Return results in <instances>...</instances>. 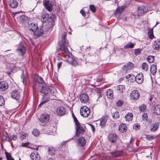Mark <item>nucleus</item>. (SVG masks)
<instances>
[{"mask_svg": "<svg viewBox=\"0 0 160 160\" xmlns=\"http://www.w3.org/2000/svg\"><path fill=\"white\" fill-rule=\"evenodd\" d=\"M148 35L149 38L152 39L153 38L154 35L152 30H150L148 32Z\"/></svg>", "mask_w": 160, "mask_h": 160, "instance_id": "40", "label": "nucleus"}, {"mask_svg": "<svg viewBox=\"0 0 160 160\" xmlns=\"http://www.w3.org/2000/svg\"><path fill=\"white\" fill-rule=\"evenodd\" d=\"M135 44L129 42L127 43L126 46L124 47L125 49H127L129 48H134Z\"/></svg>", "mask_w": 160, "mask_h": 160, "instance_id": "33", "label": "nucleus"}, {"mask_svg": "<svg viewBox=\"0 0 160 160\" xmlns=\"http://www.w3.org/2000/svg\"><path fill=\"white\" fill-rule=\"evenodd\" d=\"M29 143L28 142H26L25 143H23L22 144V147H27L29 145Z\"/></svg>", "mask_w": 160, "mask_h": 160, "instance_id": "61", "label": "nucleus"}, {"mask_svg": "<svg viewBox=\"0 0 160 160\" xmlns=\"http://www.w3.org/2000/svg\"><path fill=\"white\" fill-rule=\"evenodd\" d=\"M95 95L97 98V100H98V99H99L101 96V92H96Z\"/></svg>", "mask_w": 160, "mask_h": 160, "instance_id": "53", "label": "nucleus"}, {"mask_svg": "<svg viewBox=\"0 0 160 160\" xmlns=\"http://www.w3.org/2000/svg\"><path fill=\"white\" fill-rule=\"evenodd\" d=\"M154 112L158 115H160V105H157L153 109Z\"/></svg>", "mask_w": 160, "mask_h": 160, "instance_id": "29", "label": "nucleus"}, {"mask_svg": "<svg viewBox=\"0 0 160 160\" xmlns=\"http://www.w3.org/2000/svg\"><path fill=\"white\" fill-rule=\"evenodd\" d=\"M133 64L131 62H128L126 65H124L122 68L123 70L126 72H128V70L133 67Z\"/></svg>", "mask_w": 160, "mask_h": 160, "instance_id": "20", "label": "nucleus"}, {"mask_svg": "<svg viewBox=\"0 0 160 160\" xmlns=\"http://www.w3.org/2000/svg\"><path fill=\"white\" fill-rule=\"evenodd\" d=\"M148 118V115L147 113H144L142 115V119L143 120H147Z\"/></svg>", "mask_w": 160, "mask_h": 160, "instance_id": "54", "label": "nucleus"}, {"mask_svg": "<svg viewBox=\"0 0 160 160\" xmlns=\"http://www.w3.org/2000/svg\"><path fill=\"white\" fill-rule=\"evenodd\" d=\"M76 128V134L77 136H79L80 133H83L85 131V126L84 124H80L78 121H74Z\"/></svg>", "mask_w": 160, "mask_h": 160, "instance_id": "3", "label": "nucleus"}, {"mask_svg": "<svg viewBox=\"0 0 160 160\" xmlns=\"http://www.w3.org/2000/svg\"><path fill=\"white\" fill-rule=\"evenodd\" d=\"M142 50L140 48H138L135 49L134 53L136 55H139L141 52Z\"/></svg>", "mask_w": 160, "mask_h": 160, "instance_id": "46", "label": "nucleus"}, {"mask_svg": "<svg viewBox=\"0 0 160 160\" xmlns=\"http://www.w3.org/2000/svg\"><path fill=\"white\" fill-rule=\"evenodd\" d=\"M107 96L108 98L112 99L113 97V91L110 89H108L106 92Z\"/></svg>", "mask_w": 160, "mask_h": 160, "instance_id": "30", "label": "nucleus"}, {"mask_svg": "<svg viewBox=\"0 0 160 160\" xmlns=\"http://www.w3.org/2000/svg\"><path fill=\"white\" fill-rule=\"evenodd\" d=\"M112 155L114 157H118L122 155V152L120 151H116L112 152Z\"/></svg>", "mask_w": 160, "mask_h": 160, "instance_id": "35", "label": "nucleus"}, {"mask_svg": "<svg viewBox=\"0 0 160 160\" xmlns=\"http://www.w3.org/2000/svg\"><path fill=\"white\" fill-rule=\"evenodd\" d=\"M119 117V113L118 112H116L113 113V117L114 119H116L118 118Z\"/></svg>", "mask_w": 160, "mask_h": 160, "instance_id": "43", "label": "nucleus"}, {"mask_svg": "<svg viewBox=\"0 0 160 160\" xmlns=\"http://www.w3.org/2000/svg\"><path fill=\"white\" fill-rule=\"evenodd\" d=\"M154 58L152 56H149L147 58L148 61L149 63H152L154 61Z\"/></svg>", "mask_w": 160, "mask_h": 160, "instance_id": "39", "label": "nucleus"}, {"mask_svg": "<svg viewBox=\"0 0 160 160\" xmlns=\"http://www.w3.org/2000/svg\"><path fill=\"white\" fill-rule=\"evenodd\" d=\"M72 116L73 117L74 120H78L73 113H72Z\"/></svg>", "mask_w": 160, "mask_h": 160, "instance_id": "64", "label": "nucleus"}, {"mask_svg": "<svg viewBox=\"0 0 160 160\" xmlns=\"http://www.w3.org/2000/svg\"><path fill=\"white\" fill-rule=\"evenodd\" d=\"M140 125L138 124H135L133 126V128L136 130H138L140 129Z\"/></svg>", "mask_w": 160, "mask_h": 160, "instance_id": "52", "label": "nucleus"}, {"mask_svg": "<svg viewBox=\"0 0 160 160\" xmlns=\"http://www.w3.org/2000/svg\"><path fill=\"white\" fill-rule=\"evenodd\" d=\"M139 108L141 111L144 112L145 110L146 106L144 105H142L139 107Z\"/></svg>", "mask_w": 160, "mask_h": 160, "instance_id": "47", "label": "nucleus"}, {"mask_svg": "<svg viewBox=\"0 0 160 160\" xmlns=\"http://www.w3.org/2000/svg\"><path fill=\"white\" fill-rule=\"evenodd\" d=\"M29 30L33 32L34 35L38 37L42 35L43 30L42 27L38 28L37 23H31L28 25Z\"/></svg>", "mask_w": 160, "mask_h": 160, "instance_id": "2", "label": "nucleus"}, {"mask_svg": "<svg viewBox=\"0 0 160 160\" xmlns=\"http://www.w3.org/2000/svg\"><path fill=\"white\" fill-rule=\"evenodd\" d=\"M90 9L93 12H94L96 11V8L95 6L92 5H91L90 6Z\"/></svg>", "mask_w": 160, "mask_h": 160, "instance_id": "51", "label": "nucleus"}, {"mask_svg": "<svg viewBox=\"0 0 160 160\" xmlns=\"http://www.w3.org/2000/svg\"><path fill=\"white\" fill-rule=\"evenodd\" d=\"M18 69L16 67H14L12 69V72H15L16 71H17L18 70Z\"/></svg>", "mask_w": 160, "mask_h": 160, "instance_id": "58", "label": "nucleus"}, {"mask_svg": "<svg viewBox=\"0 0 160 160\" xmlns=\"http://www.w3.org/2000/svg\"><path fill=\"white\" fill-rule=\"evenodd\" d=\"M136 82L139 84H141L143 81V74L142 73L138 74L135 78Z\"/></svg>", "mask_w": 160, "mask_h": 160, "instance_id": "15", "label": "nucleus"}, {"mask_svg": "<svg viewBox=\"0 0 160 160\" xmlns=\"http://www.w3.org/2000/svg\"><path fill=\"white\" fill-rule=\"evenodd\" d=\"M125 9V7L121 6L118 7L117 8L116 11L115 12V14H118L119 13H121Z\"/></svg>", "mask_w": 160, "mask_h": 160, "instance_id": "28", "label": "nucleus"}, {"mask_svg": "<svg viewBox=\"0 0 160 160\" xmlns=\"http://www.w3.org/2000/svg\"><path fill=\"white\" fill-rule=\"evenodd\" d=\"M152 47L154 49L156 50L160 48V40H157L154 42L152 44Z\"/></svg>", "mask_w": 160, "mask_h": 160, "instance_id": "25", "label": "nucleus"}, {"mask_svg": "<svg viewBox=\"0 0 160 160\" xmlns=\"http://www.w3.org/2000/svg\"><path fill=\"white\" fill-rule=\"evenodd\" d=\"M56 112L58 115L62 116L66 114V110L64 107H61L57 108Z\"/></svg>", "mask_w": 160, "mask_h": 160, "instance_id": "11", "label": "nucleus"}, {"mask_svg": "<svg viewBox=\"0 0 160 160\" xmlns=\"http://www.w3.org/2000/svg\"><path fill=\"white\" fill-rule=\"evenodd\" d=\"M2 138L3 140H6L7 138V136L4 135H3L2 136Z\"/></svg>", "mask_w": 160, "mask_h": 160, "instance_id": "62", "label": "nucleus"}, {"mask_svg": "<svg viewBox=\"0 0 160 160\" xmlns=\"http://www.w3.org/2000/svg\"><path fill=\"white\" fill-rule=\"evenodd\" d=\"M47 150L48 154L51 155L54 154L57 152L55 148L51 146L48 147Z\"/></svg>", "mask_w": 160, "mask_h": 160, "instance_id": "21", "label": "nucleus"}, {"mask_svg": "<svg viewBox=\"0 0 160 160\" xmlns=\"http://www.w3.org/2000/svg\"><path fill=\"white\" fill-rule=\"evenodd\" d=\"M49 127H48V128L49 129L50 131H51L53 132L52 130H54V129H55V127H54V124L53 123L49 124Z\"/></svg>", "mask_w": 160, "mask_h": 160, "instance_id": "44", "label": "nucleus"}, {"mask_svg": "<svg viewBox=\"0 0 160 160\" xmlns=\"http://www.w3.org/2000/svg\"><path fill=\"white\" fill-rule=\"evenodd\" d=\"M108 139L109 141L111 143H115L117 139V136L116 134L114 133H111L108 136Z\"/></svg>", "mask_w": 160, "mask_h": 160, "instance_id": "17", "label": "nucleus"}, {"mask_svg": "<svg viewBox=\"0 0 160 160\" xmlns=\"http://www.w3.org/2000/svg\"><path fill=\"white\" fill-rule=\"evenodd\" d=\"M48 91L49 90V92H48V95L50 96L51 94L53 96H55L56 93V90L54 88L51 86H49L48 87Z\"/></svg>", "mask_w": 160, "mask_h": 160, "instance_id": "22", "label": "nucleus"}, {"mask_svg": "<svg viewBox=\"0 0 160 160\" xmlns=\"http://www.w3.org/2000/svg\"><path fill=\"white\" fill-rule=\"evenodd\" d=\"M71 64L72 66H76L78 64V62L77 60L74 59H72L71 62Z\"/></svg>", "mask_w": 160, "mask_h": 160, "instance_id": "48", "label": "nucleus"}, {"mask_svg": "<svg viewBox=\"0 0 160 160\" xmlns=\"http://www.w3.org/2000/svg\"><path fill=\"white\" fill-rule=\"evenodd\" d=\"M40 121L39 123L42 126H45L47 124H48V122L47 121Z\"/></svg>", "mask_w": 160, "mask_h": 160, "instance_id": "49", "label": "nucleus"}, {"mask_svg": "<svg viewBox=\"0 0 160 160\" xmlns=\"http://www.w3.org/2000/svg\"><path fill=\"white\" fill-rule=\"evenodd\" d=\"M50 116L48 114H43L40 117V120H49Z\"/></svg>", "mask_w": 160, "mask_h": 160, "instance_id": "32", "label": "nucleus"}, {"mask_svg": "<svg viewBox=\"0 0 160 160\" xmlns=\"http://www.w3.org/2000/svg\"><path fill=\"white\" fill-rule=\"evenodd\" d=\"M17 136L16 135H13L11 136L10 137V139L11 140H16L17 139Z\"/></svg>", "mask_w": 160, "mask_h": 160, "instance_id": "50", "label": "nucleus"}, {"mask_svg": "<svg viewBox=\"0 0 160 160\" xmlns=\"http://www.w3.org/2000/svg\"><path fill=\"white\" fill-rule=\"evenodd\" d=\"M107 121H100V126L102 127L104 126L105 125Z\"/></svg>", "mask_w": 160, "mask_h": 160, "instance_id": "56", "label": "nucleus"}, {"mask_svg": "<svg viewBox=\"0 0 160 160\" xmlns=\"http://www.w3.org/2000/svg\"><path fill=\"white\" fill-rule=\"evenodd\" d=\"M11 97L12 98L17 100L20 97V92L17 90H14L11 93Z\"/></svg>", "mask_w": 160, "mask_h": 160, "instance_id": "9", "label": "nucleus"}, {"mask_svg": "<svg viewBox=\"0 0 160 160\" xmlns=\"http://www.w3.org/2000/svg\"><path fill=\"white\" fill-rule=\"evenodd\" d=\"M142 69L145 71H146L148 69V66L146 62H143L142 65Z\"/></svg>", "mask_w": 160, "mask_h": 160, "instance_id": "36", "label": "nucleus"}, {"mask_svg": "<svg viewBox=\"0 0 160 160\" xmlns=\"http://www.w3.org/2000/svg\"><path fill=\"white\" fill-rule=\"evenodd\" d=\"M5 103V100L3 97L0 96V106H2Z\"/></svg>", "mask_w": 160, "mask_h": 160, "instance_id": "42", "label": "nucleus"}, {"mask_svg": "<svg viewBox=\"0 0 160 160\" xmlns=\"http://www.w3.org/2000/svg\"><path fill=\"white\" fill-rule=\"evenodd\" d=\"M62 62H60L58 63L57 66L58 67V69H59L60 68V67L61 66Z\"/></svg>", "mask_w": 160, "mask_h": 160, "instance_id": "63", "label": "nucleus"}, {"mask_svg": "<svg viewBox=\"0 0 160 160\" xmlns=\"http://www.w3.org/2000/svg\"><path fill=\"white\" fill-rule=\"evenodd\" d=\"M86 142L85 139L83 137H81L77 139V144L79 146L83 147L85 145Z\"/></svg>", "mask_w": 160, "mask_h": 160, "instance_id": "18", "label": "nucleus"}, {"mask_svg": "<svg viewBox=\"0 0 160 160\" xmlns=\"http://www.w3.org/2000/svg\"><path fill=\"white\" fill-rule=\"evenodd\" d=\"M47 86H39L38 88V89L39 92L44 94H47L48 93V91Z\"/></svg>", "mask_w": 160, "mask_h": 160, "instance_id": "12", "label": "nucleus"}, {"mask_svg": "<svg viewBox=\"0 0 160 160\" xmlns=\"http://www.w3.org/2000/svg\"><path fill=\"white\" fill-rule=\"evenodd\" d=\"M8 88V84L5 81L0 82V90L4 91Z\"/></svg>", "mask_w": 160, "mask_h": 160, "instance_id": "16", "label": "nucleus"}, {"mask_svg": "<svg viewBox=\"0 0 160 160\" xmlns=\"http://www.w3.org/2000/svg\"><path fill=\"white\" fill-rule=\"evenodd\" d=\"M123 104V102L122 100L118 101L117 103V106L118 107L122 105Z\"/></svg>", "mask_w": 160, "mask_h": 160, "instance_id": "55", "label": "nucleus"}, {"mask_svg": "<svg viewBox=\"0 0 160 160\" xmlns=\"http://www.w3.org/2000/svg\"><path fill=\"white\" fill-rule=\"evenodd\" d=\"M32 134L35 136H38L40 133L39 131L36 129H34L32 132Z\"/></svg>", "mask_w": 160, "mask_h": 160, "instance_id": "38", "label": "nucleus"}, {"mask_svg": "<svg viewBox=\"0 0 160 160\" xmlns=\"http://www.w3.org/2000/svg\"><path fill=\"white\" fill-rule=\"evenodd\" d=\"M146 138L148 140H151L153 139H154V136H152L151 135H147L146 136Z\"/></svg>", "mask_w": 160, "mask_h": 160, "instance_id": "57", "label": "nucleus"}, {"mask_svg": "<svg viewBox=\"0 0 160 160\" xmlns=\"http://www.w3.org/2000/svg\"><path fill=\"white\" fill-rule=\"evenodd\" d=\"M30 157L32 160H40V156L39 154L38 153L36 154L35 153H32L30 154Z\"/></svg>", "mask_w": 160, "mask_h": 160, "instance_id": "24", "label": "nucleus"}, {"mask_svg": "<svg viewBox=\"0 0 160 160\" xmlns=\"http://www.w3.org/2000/svg\"><path fill=\"white\" fill-rule=\"evenodd\" d=\"M133 115L131 113H128L125 116L126 120H132L133 118Z\"/></svg>", "mask_w": 160, "mask_h": 160, "instance_id": "34", "label": "nucleus"}, {"mask_svg": "<svg viewBox=\"0 0 160 160\" xmlns=\"http://www.w3.org/2000/svg\"><path fill=\"white\" fill-rule=\"evenodd\" d=\"M43 4L46 8L49 11H51L52 10V8L53 5L52 4L51 2L49 1H46L43 2Z\"/></svg>", "mask_w": 160, "mask_h": 160, "instance_id": "14", "label": "nucleus"}, {"mask_svg": "<svg viewBox=\"0 0 160 160\" xmlns=\"http://www.w3.org/2000/svg\"><path fill=\"white\" fill-rule=\"evenodd\" d=\"M127 127L125 124H121L119 127V130L121 132H124L126 131L127 130Z\"/></svg>", "mask_w": 160, "mask_h": 160, "instance_id": "27", "label": "nucleus"}, {"mask_svg": "<svg viewBox=\"0 0 160 160\" xmlns=\"http://www.w3.org/2000/svg\"><path fill=\"white\" fill-rule=\"evenodd\" d=\"M5 154L6 156L7 160H9L12 157L11 155L8 152H5Z\"/></svg>", "mask_w": 160, "mask_h": 160, "instance_id": "45", "label": "nucleus"}, {"mask_svg": "<svg viewBox=\"0 0 160 160\" xmlns=\"http://www.w3.org/2000/svg\"><path fill=\"white\" fill-rule=\"evenodd\" d=\"M16 51L19 55L23 56L25 53L26 49L24 45L20 42L18 46Z\"/></svg>", "mask_w": 160, "mask_h": 160, "instance_id": "4", "label": "nucleus"}, {"mask_svg": "<svg viewBox=\"0 0 160 160\" xmlns=\"http://www.w3.org/2000/svg\"><path fill=\"white\" fill-rule=\"evenodd\" d=\"M81 102L83 103H85L88 100V97L86 93H83L80 95L79 97Z\"/></svg>", "mask_w": 160, "mask_h": 160, "instance_id": "10", "label": "nucleus"}, {"mask_svg": "<svg viewBox=\"0 0 160 160\" xmlns=\"http://www.w3.org/2000/svg\"><path fill=\"white\" fill-rule=\"evenodd\" d=\"M150 72L153 75H155L157 72L156 66L154 65H152L151 66L150 69Z\"/></svg>", "mask_w": 160, "mask_h": 160, "instance_id": "31", "label": "nucleus"}, {"mask_svg": "<svg viewBox=\"0 0 160 160\" xmlns=\"http://www.w3.org/2000/svg\"><path fill=\"white\" fill-rule=\"evenodd\" d=\"M36 80L39 83H42L44 82L43 79L40 76H37Z\"/></svg>", "mask_w": 160, "mask_h": 160, "instance_id": "41", "label": "nucleus"}, {"mask_svg": "<svg viewBox=\"0 0 160 160\" xmlns=\"http://www.w3.org/2000/svg\"><path fill=\"white\" fill-rule=\"evenodd\" d=\"M90 109L86 106L82 107L80 109L81 115L83 117L86 118L88 117L90 113Z\"/></svg>", "mask_w": 160, "mask_h": 160, "instance_id": "5", "label": "nucleus"}, {"mask_svg": "<svg viewBox=\"0 0 160 160\" xmlns=\"http://www.w3.org/2000/svg\"><path fill=\"white\" fill-rule=\"evenodd\" d=\"M148 10V8L145 6H142L138 8L137 13L138 16L142 15L146 12Z\"/></svg>", "mask_w": 160, "mask_h": 160, "instance_id": "8", "label": "nucleus"}, {"mask_svg": "<svg viewBox=\"0 0 160 160\" xmlns=\"http://www.w3.org/2000/svg\"><path fill=\"white\" fill-rule=\"evenodd\" d=\"M50 96H49L48 95L44 94L41 100V103L39 104L38 107L41 106L43 104L48 102L50 99Z\"/></svg>", "mask_w": 160, "mask_h": 160, "instance_id": "13", "label": "nucleus"}, {"mask_svg": "<svg viewBox=\"0 0 160 160\" xmlns=\"http://www.w3.org/2000/svg\"><path fill=\"white\" fill-rule=\"evenodd\" d=\"M8 4L11 8H15L18 6V3L16 0H9Z\"/></svg>", "mask_w": 160, "mask_h": 160, "instance_id": "19", "label": "nucleus"}, {"mask_svg": "<svg viewBox=\"0 0 160 160\" xmlns=\"http://www.w3.org/2000/svg\"><path fill=\"white\" fill-rule=\"evenodd\" d=\"M140 96L139 92L137 90H134L132 91L130 93L131 98L133 100H138Z\"/></svg>", "mask_w": 160, "mask_h": 160, "instance_id": "7", "label": "nucleus"}, {"mask_svg": "<svg viewBox=\"0 0 160 160\" xmlns=\"http://www.w3.org/2000/svg\"><path fill=\"white\" fill-rule=\"evenodd\" d=\"M80 13L82 15V16L83 17H85L86 15V14L84 11L82 10V9H81L80 11Z\"/></svg>", "mask_w": 160, "mask_h": 160, "instance_id": "59", "label": "nucleus"}, {"mask_svg": "<svg viewBox=\"0 0 160 160\" xmlns=\"http://www.w3.org/2000/svg\"><path fill=\"white\" fill-rule=\"evenodd\" d=\"M159 123H153L151 126L150 130L152 131H155L158 128Z\"/></svg>", "mask_w": 160, "mask_h": 160, "instance_id": "26", "label": "nucleus"}, {"mask_svg": "<svg viewBox=\"0 0 160 160\" xmlns=\"http://www.w3.org/2000/svg\"><path fill=\"white\" fill-rule=\"evenodd\" d=\"M20 138L21 139H24L26 138L27 134L24 132H22L20 133Z\"/></svg>", "mask_w": 160, "mask_h": 160, "instance_id": "37", "label": "nucleus"}, {"mask_svg": "<svg viewBox=\"0 0 160 160\" xmlns=\"http://www.w3.org/2000/svg\"><path fill=\"white\" fill-rule=\"evenodd\" d=\"M67 33H64L62 35V40L59 42L60 50L65 53L66 56H67V59L70 58L72 56V54L68 51V42L66 39Z\"/></svg>", "mask_w": 160, "mask_h": 160, "instance_id": "1", "label": "nucleus"}, {"mask_svg": "<svg viewBox=\"0 0 160 160\" xmlns=\"http://www.w3.org/2000/svg\"><path fill=\"white\" fill-rule=\"evenodd\" d=\"M108 117L107 115H104L102 118L101 120H107L108 119Z\"/></svg>", "mask_w": 160, "mask_h": 160, "instance_id": "60", "label": "nucleus"}, {"mask_svg": "<svg viewBox=\"0 0 160 160\" xmlns=\"http://www.w3.org/2000/svg\"><path fill=\"white\" fill-rule=\"evenodd\" d=\"M42 18L43 21L45 22L47 21L50 22H52L54 21V16L47 14L42 15Z\"/></svg>", "mask_w": 160, "mask_h": 160, "instance_id": "6", "label": "nucleus"}, {"mask_svg": "<svg viewBox=\"0 0 160 160\" xmlns=\"http://www.w3.org/2000/svg\"><path fill=\"white\" fill-rule=\"evenodd\" d=\"M117 92L122 94L123 92L125 91V86L122 85H118L117 88Z\"/></svg>", "mask_w": 160, "mask_h": 160, "instance_id": "23", "label": "nucleus"}]
</instances>
